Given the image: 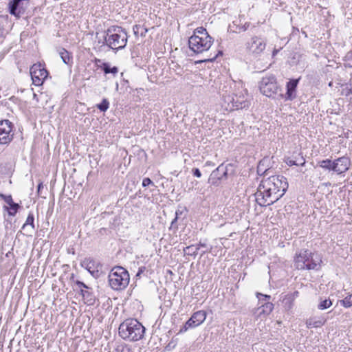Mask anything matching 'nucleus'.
Returning a JSON list of instances; mask_svg holds the SVG:
<instances>
[{
    "instance_id": "49",
    "label": "nucleus",
    "mask_w": 352,
    "mask_h": 352,
    "mask_svg": "<svg viewBox=\"0 0 352 352\" xmlns=\"http://www.w3.org/2000/svg\"><path fill=\"white\" fill-rule=\"evenodd\" d=\"M278 52V50H274V52H273V56H275L276 54V53Z\"/></svg>"
},
{
    "instance_id": "14",
    "label": "nucleus",
    "mask_w": 352,
    "mask_h": 352,
    "mask_svg": "<svg viewBox=\"0 0 352 352\" xmlns=\"http://www.w3.org/2000/svg\"><path fill=\"white\" fill-rule=\"evenodd\" d=\"M74 283L80 289V294L82 295L85 302L87 305H94L96 298L91 291V289L80 280H75Z\"/></svg>"
},
{
    "instance_id": "50",
    "label": "nucleus",
    "mask_w": 352,
    "mask_h": 352,
    "mask_svg": "<svg viewBox=\"0 0 352 352\" xmlns=\"http://www.w3.org/2000/svg\"><path fill=\"white\" fill-rule=\"evenodd\" d=\"M96 62L98 63H100L101 62V60L100 59H96Z\"/></svg>"
},
{
    "instance_id": "8",
    "label": "nucleus",
    "mask_w": 352,
    "mask_h": 352,
    "mask_svg": "<svg viewBox=\"0 0 352 352\" xmlns=\"http://www.w3.org/2000/svg\"><path fill=\"white\" fill-rule=\"evenodd\" d=\"M266 45L265 38L254 36L245 43V49L249 54L257 57L263 52Z\"/></svg>"
},
{
    "instance_id": "3",
    "label": "nucleus",
    "mask_w": 352,
    "mask_h": 352,
    "mask_svg": "<svg viewBox=\"0 0 352 352\" xmlns=\"http://www.w3.org/2000/svg\"><path fill=\"white\" fill-rule=\"evenodd\" d=\"M118 333L124 340L136 342L144 338L145 327L136 319L129 318L120 324Z\"/></svg>"
},
{
    "instance_id": "11",
    "label": "nucleus",
    "mask_w": 352,
    "mask_h": 352,
    "mask_svg": "<svg viewBox=\"0 0 352 352\" xmlns=\"http://www.w3.org/2000/svg\"><path fill=\"white\" fill-rule=\"evenodd\" d=\"M13 124L8 120L0 121V144H8L13 139Z\"/></svg>"
},
{
    "instance_id": "44",
    "label": "nucleus",
    "mask_w": 352,
    "mask_h": 352,
    "mask_svg": "<svg viewBox=\"0 0 352 352\" xmlns=\"http://www.w3.org/2000/svg\"><path fill=\"white\" fill-rule=\"evenodd\" d=\"M349 94H352V86L346 91V96H349Z\"/></svg>"
},
{
    "instance_id": "40",
    "label": "nucleus",
    "mask_w": 352,
    "mask_h": 352,
    "mask_svg": "<svg viewBox=\"0 0 352 352\" xmlns=\"http://www.w3.org/2000/svg\"><path fill=\"white\" fill-rule=\"evenodd\" d=\"M289 297L293 299L294 300H295V299L299 295V292L298 291H295L293 293H291V294H287Z\"/></svg>"
},
{
    "instance_id": "30",
    "label": "nucleus",
    "mask_w": 352,
    "mask_h": 352,
    "mask_svg": "<svg viewBox=\"0 0 352 352\" xmlns=\"http://www.w3.org/2000/svg\"><path fill=\"white\" fill-rule=\"evenodd\" d=\"M331 305L332 302L329 298H328L321 300L319 305H318V308L320 310H324L330 307Z\"/></svg>"
},
{
    "instance_id": "45",
    "label": "nucleus",
    "mask_w": 352,
    "mask_h": 352,
    "mask_svg": "<svg viewBox=\"0 0 352 352\" xmlns=\"http://www.w3.org/2000/svg\"><path fill=\"white\" fill-rule=\"evenodd\" d=\"M197 247H204V248H206V244L205 243H201V242H199V243L197 245Z\"/></svg>"
},
{
    "instance_id": "48",
    "label": "nucleus",
    "mask_w": 352,
    "mask_h": 352,
    "mask_svg": "<svg viewBox=\"0 0 352 352\" xmlns=\"http://www.w3.org/2000/svg\"><path fill=\"white\" fill-rule=\"evenodd\" d=\"M43 188V184L41 183L38 185V191H39Z\"/></svg>"
},
{
    "instance_id": "12",
    "label": "nucleus",
    "mask_w": 352,
    "mask_h": 352,
    "mask_svg": "<svg viewBox=\"0 0 352 352\" xmlns=\"http://www.w3.org/2000/svg\"><path fill=\"white\" fill-rule=\"evenodd\" d=\"M30 72L32 82L36 86L41 85L48 75L47 71L41 64L33 65Z\"/></svg>"
},
{
    "instance_id": "34",
    "label": "nucleus",
    "mask_w": 352,
    "mask_h": 352,
    "mask_svg": "<svg viewBox=\"0 0 352 352\" xmlns=\"http://www.w3.org/2000/svg\"><path fill=\"white\" fill-rule=\"evenodd\" d=\"M344 60L348 61L347 65L349 67H352V51H349L344 56Z\"/></svg>"
},
{
    "instance_id": "23",
    "label": "nucleus",
    "mask_w": 352,
    "mask_h": 352,
    "mask_svg": "<svg viewBox=\"0 0 352 352\" xmlns=\"http://www.w3.org/2000/svg\"><path fill=\"white\" fill-rule=\"evenodd\" d=\"M325 320H315L314 318H309L306 321V325L307 328H318L322 327L324 324Z\"/></svg>"
},
{
    "instance_id": "6",
    "label": "nucleus",
    "mask_w": 352,
    "mask_h": 352,
    "mask_svg": "<svg viewBox=\"0 0 352 352\" xmlns=\"http://www.w3.org/2000/svg\"><path fill=\"white\" fill-rule=\"evenodd\" d=\"M226 109L232 111L234 109H243L249 105L248 95L245 90L239 91L237 94H228L227 91L222 94Z\"/></svg>"
},
{
    "instance_id": "24",
    "label": "nucleus",
    "mask_w": 352,
    "mask_h": 352,
    "mask_svg": "<svg viewBox=\"0 0 352 352\" xmlns=\"http://www.w3.org/2000/svg\"><path fill=\"white\" fill-rule=\"evenodd\" d=\"M20 208V206L19 204L13 203L10 204V206H3V209L6 210L10 216H15L19 208Z\"/></svg>"
},
{
    "instance_id": "4",
    "label": "nucleus",
    "mask_w": 352,
    "mask_h": 352,
    "mask_svg": "<svg viewBox=\"0 0 352 352\" xmlns=\"http://www.w3.org/2000/svg\"><path fill=\"white\" fill-rule=\"evenodd\" d=\"M213 43V38L208 34L206 29L197 28L188 39L189 48L196 54L208 51Z\"/></svg>"
},
{
    "instance_id": "13",
    "label": "nucleus",
    "mask_w": 352,
    "mask_h": 352,
    "mask_svg": "<svg viewBox=\"0 0 352 352\" xmlns=\"http://www.w3.org/2000/svg\"><path fill=\"white\" fill-rule=\"evenodd\" d=\"M29 7V0H12L8 3V10L10 14L20 18Z\"/></svg>"
},
{
    "instance_id": "38",
    "label": "nucleus",
    "mask_w": 352,
    "mask_h": 352,
    "mask_svg": "<svg viewBox=\"0 0 352 352\" xmlns=\"http://www.w3.org/2000/svg\"><path fill=\"white\" fill-rule=\"evenodd\" d=\"M192 174L195 177H198V178L201 177V173L199 168H195L192 170Z\"/></svg>"
},
{
    "instance_id": "33",
    "label": "nucleus",
    "mask_w": 352,
    "mask_h": 352,
    "mask_svg": "<svg viewBox=\"0 0 352 352\" xmlns=\"http://www.w3.org/2000/svg\"><path fill=\"white\" fill-rule=\"evenodd\" d=\"M0 197H1L8 206H10V204L14 203L11 195L0 194Z\"/></svg>"
},
{
    "instance_id": "47",
    "label": "nucleus",
    "mask_w": 352,
    "mask_h": 352,
    "mask_svg": "<svg viewBox=\"0 0 352 352\" xmlns=\"http://www.w3.org/2000/svg\"><path fill=\"white\" fill-rule=\"evenodd\" d=\"M206 166H214V164L210 161L206 162Z\"/></svg>"
},
{
    "instance_id": "32",
    "label": "nucleus",
    "mask_w": 352,
    "mask_h": 352,
    "mask_svg": "<svg viewBox=\"0 0 352 352\" xmlns=\"http://www.w3.org/2000/svg\"><path fill=\"white\" fill-rule=\"evenodd\" d=\"M182 212L177 210H176L175 212V217L174 218V219L172 221L171 223H170V229H172L173 228H175V229H177V226L176 225V222L178 219V217L179 215L182 214Z\"/></svg>"
},
{
    "instance_id": "16",
    "label": "nucleus",
    "mask_w": 352,
    "mask_h": 352,
    "mask_svg": "<svg viewBox=\"0 0 352 352\" xmlns=\"http://www.w3.org/2000/svg\"><path fill=\"white\" fill-rule=\"evenodd\" d=\"M227 177V169L223 164L219 166L210 174L208 182L212 185H218L219 182L223 178Z\"/></svg>"
},
{
    "instance_id": "7",
    "label": "nucleus",
    "mask_w": 352,
    "mask_h": 352,
    "mask_svg": "<svg viewBox=\"0 0 352 352\" xmlns=\"http://www.w3.org/2000/svg\"><path fill=\"white\" fill-rule=\"evenodd\" d=\"M259 89L263 95L274 98L279 89L275 76L270 74L263 77L259 82Z\"/></svg>"
},
{
    "instance_id": "41",
    "label": "nucleus",
    "mask_w": 352,
    "mask_h": 352,
    "mask_svg": "<svg viewBox=\"0 0 352 352\" xmlns=\"http://www.w3.org/2000/svg\"><path fill=\"white\" fill-rule=\"evenodd\" d=\"M217 56H218V54H216V55L213 56L212 57H209V58H205L204 60H200L199 62H207V61L212 62L216 59Z\"/></svg>"
},
{
    "instance_id": "35",
    "label": "nucleus",
    "mask_w": 352,
    "mask_h": 352,
    "mask_svg": "<svg viewBox=\"0 0 352 352\" xmlns=\"http://www.w3.org/2000/svg\"><path fill=\"white\" fill-rule=\"evenodd\" d=\"M117 352H131V349L126 345L118 346L116 349Z\"/></svg>"
},
{
    "instance_id": "29",
    "label": "nucleus",
    "mask_w": 352,
    "mask_h": 352,
    "mask_svg": "<svg viewBox=\"0 0 352 352\" xmlns=\"http://www.w3.org/2000/svg\"><path fill=\"white\" fill-rule=\"evenodd\" d=\"M340 304L346 307L349 308L352 306V294L346 296L344 299L340 301Z\"/></svg>"
},
{
    "instance_id": "9",
    "label": "nucleus",
    "mask_w": 352,
    "mask_h": 352,
    "mask_svg": "<svg viewBox=\"0 0 352 352\" xmlns=\"http://www.w3.org/2000/svg\"><path fill=\"white\" fill-rule=\"evenodd\" d=\"M256 296L261 306L255 310L254 314L256 317H265L266 316H268L274 309L273 303L270 302L271 296L270 295L263 294L261 293H257Z\"/></svg>"
},
{
    "instance_id": "46",
    "label": "nucleus",
    "mask_w": 352,
    "mask_h": 352,
    "mask_svg": "<svg viewBox=\"0 0 352 352\" xmlns=\"http://www.w3.org/2000/svg\"><path fill=\"white\" fill-rule=\"evenodd\" d=\"M143 272L142 269L140 268L138 272L136 274V276H140V274Z\"/></svg>"
},
{
    "instance_id": "31",
    "label": "nucleus",
    "mask_w": 352,
    "mask_h": 352,
    "mask_svg": "<svg viewBox=\"0 0 352 352\" xmlns=\"http://www.w3.org/2000/svg\"><path fill=\"white\" fill-rule=\"evenodd\" d=\"M109 105V102L107 99L104 98L100 104H97V108L101 111L104 112L108 109Z\"/></svg>"
},
{
    "instance_id": "1",
    "label": "nucleus",
    "mask_w": 352,
    "mask_h": 352,
    "mask_svg": "<svg viewBox=\"0 0 352 352\" xmlns=\"http://www.w3.org/2000/svg\"><path fill=\"white\" fill-rule=\"evenodd\" d=\"M288 188L287 178L283 175H273L263 178L255 193L256 203L266 207L279 200Z\"/></svg>"
},
{
    "instance_id": "5",
    "label": "nucleus",
    "mask_w": 352,
    "mask_h": 352,
    "mask_svg": "<svg viewBox=\"0 0 352 352\" xmlns=\"http://www.w3.org/2000/svg\"><path fill=\"white\" fill-rule=\"evenodd\" d=\"M108 279L109 286L113 290H122L128 286L130 276L126 269L121 266H115L110 271Z\"/></svg>"
},
{
    "instance_id": "37",
    "label": "nucleus",
    "mask_w": 352,
    "mask_h": 352,
    "mask_svg": "<svg viewBox=\"0 0 352 352\" xmlns=\"http://www.w3.org/2000/svg\"><path fill=\"white\" fill-rule=\"evenodd\" d=\"M263 165L261 164V163L260 162L258 166V168H257V172H258V174L259 175H263L264 174L265 175H267V170H263L261 166Z\"/></svg>"
},
{
    "instance_id": "2",
    "label": "nucleus",
    "mask_w": 352,
    "mask_h": 352,
    "mask_svg": "<svg viewBox=\"0 0 352 352\" xmlns=\"http://www.w3.org/2000/svg\"><path fill=\"white\" fill-rule=\"evenodd\" d=\"M127 41V32L120 26H111L104 32L103 44L115 52L124 49Z\"/></svg>"
},
{
    "instance_id": "43",
    "label": "nucleus",
    "mask_w": 352,
    "mask_h": 352,
    "mask_svg": "<svg viewBox=\"0 0 352 352\" xmlns=\"http://www.w3.org/2000/svg\"><path fill=\"white\" fill-rule=\"evenodd\" d=\"M298 166H304L305 164V160L302 157L300 162H298Z\"/></svg>"
},
{
    "instance_id": "21",
    "label": "nucleus",
    "mask_w": 352,
    "mask_h": 352,
    "mask_svg": "<svg viewBox=\"0 0 352 352\" xmlns=\"http://www.w3.org/2000/svg\"><path fill=\"white\" fill-rule=\"evenodd\" d=\"M99 67L103 70L105 74H111L113 76H116L118 73V68L116 66L111 67L108 63H102Z\"/></svg>"
},
{
    "instance_id": "10",
    "label": "nucleus",
    "mask_w": 352,
    "mask_h": 352,
    "mask_svg": "<svg viewBox=\"0 0 352 352\" xmlns=\"http://www.w3.org/2000/svg\"><path fill=\"white\" fill-rule=\"evenodd\" d=\"M206 318V312L204 310H199L195 312L191 317L186 322L184 325L179 330L180 333H184L189 329L195 328L201 324Z\"/></svg>"
},
{
    "instance_id": "26",
    "label": "nucleus",
    "mask_w": 352,
    "mask_h": 352,
    "mask_svg": "<svg viewBox=\"0 0 352 352\" xmlns=\"http://www.w3.org/2000/svg\"><path fill=\"white\" fill-rule=\"evenodd\" d=\"M199 249V247H195L194 245H191L186 247L184 249V252L187 255L195 256L198 253Z\"/></svg>"
},
{
    "instance_id": "28",
    "label": "nucleus",
    "mask_w": 352,
    "mask_h": 352,
    "mask_svg": "<svg viewBox=\"0 0 352 352\" xmlns=\"http://www.w3.org/2000/svg\"><path fill=\"white\" fill-rule=\"evenodd\" d=\"M59 55L64 63L69 64L70 61V56L69 55V52L66 50L61 49L59 52Z\"/></svg>"
},
{
    "instance_id": "36",
    "label": "nucleus",
    "mask_w": 352,
    "mask_h": 352,
    "mask_svg": "<svg viewBox=\"0 0 352 352\" xmlns=\"http://www.w3.org/2000/svg\"><path fill=\"white\" fill-rule=\"evenodd\" d=\"M150 184H152V185L154 186L153 182L151 180L150 178L146 177V178H144L143 179V181H142V186L144 187H146V186H149Z\"/></svg>"
},
{
    "instance_id": "15",
    "label": "nucleus",
    "mask_w": 352,
    "mask_h": 352,
    "mask_svg": "<svg viewBox=\"0 0 352 352\" xmlns=\"http://www.w3.org/2000/svg\"><path fill=\"white\" fill-rule=\"evenodd\" d=\"M333 171L338 175H341L346 172L351 166L349 157L342 156L333 160Z\"/></svg>"
},
{
    "instance_id": "25",
    "label": "nucleus",
    "mask_w": 352,
    "mask_h": 352,
    "mask_svg": "<svg viewBox=\"0 0 352 352\" xmlns=\"http://www.w3.org/2000/svg\"><path fill=\"white\" fill-rule=\"evenodd\" d=\"M294 301V300L292 299L288 294H287L283 298L282 303L285 309L289 311L293 307Z\"/></svg>"
},
{
    "instance_id": "17",
    "label": "nucleus",
    "mask_w": 352,
    "mask_h": 352,
    "mask_svg": "<svg viewBox=\"0 0 352 352\" xmlns=\"http://www.w3.org/2000/svg\"><path fill=\"white\" fill-rule=\"evenodd\" d=\"M309 256V252L308 250H301L299 252L295 258V266L298 270H305Z\"/></svg>"
},
{
    "instance_id": "22",
    "label": "nucleus",
    "mask_w": 352,
    "mask_h": 352,
    "mask_svg": "<svg viewBox=\"0 0 352 352\" xmlns=\"http://www.w3.org/2000/svg\"><path fill=\"white\" fill-rule=\"evenodd\" d=\"M318 166L325 170L333 171V160L330 159H326L319 161L318 163Z\"/></svg>"
},
{
    "instance_id": "18",
    "label": "nucleus",
    "mask_w": 352,
    "mask_h": 352,
    "mask_svg": "<svg viewBox=\"0 0 352 352\" xmlns=\"http://www.w3.org/2000/svg\"><path fill=\"white\" fill-rule=\"evenodd\" d=\"M298 79H291L289 82H287L286 88H287V92H286V100H293L296 98V87L298 86Z\"/></svg>"
},
{
    "instance_id": "27",
    "label": "nucleus",
    "mask_w": 352,
    "mask_h": 352,
    "mask_svg": "<svg viewBox=\"0 0 352 352\" xmlns=\"http://www.w3.org/2000/svg\"><path fill=\"white\" fill-rule=\"evenodd\" d=\"M133 31L135 36L140 34L142 36H144L147 32V29L144 28L140 25H135L133 27Z\"/></svg>"
},
{
    "instance_id": "19",
    "label": "nucleus",
    "mask_w": 352,
    "mask_h": 352,
    "mask_svg": "<svg viewBox=\"0 0 352 352\" xmlns=\"http://www.w3.org/2000/svg\"><path fill=\"white\" fill-rule=\"evenodd\" d=\"M320 261V259L317 256L314 258V255L311 252H309L305 270H318Z\"/></svg>"
},
{
    "instance_id": "42",
    "label": "nucleus",
    "mask_w": 352,
    "mask_h": 352,
    "mask_svg": "<svg viewBox=\"0 0 352 352\" xmlns=\"http://www.w3.org/2000/svg\"><path fill=\"white\" fill-rule=\"evenodd\" d=\"M287 164L289 165V166H293V165H296V166H298V164H297V162L293 160H288L287 161Z\"/></svg>"
},
{
    "instance_id": "39",
    "label": "nucleus",
    "mask_w": 352,
    "mask_h": 352,
    "mask_svg": "<svg viewBox=\"0 0 352 352\" xmlns=\"http://www.w3.org/2000/svg\"><path fill=\"white\" fill-rule=\"evenodd\" d=\"M250 26V23H245L243 25H241V26H239L238 28H239V31L241 32V31H246L248 28Z\"/></svg>"
},
{
    "instance_id": "20",
    "label": "nucleus",
    "mask_w": 352,
    "mask_h": 352,
    "mask_svg": "<svg viewBox=\"0 0 352 352\" xmlns=\"http://www.w3.org/2000/svg\"><path fill=\"white\" fill-rule=\"evenodd\" d=\"M22 230H27L29 232L32 233L34 229V217L32 212H30L25 220V222L22 226Z\"/></svg>"
}]
</instances>
